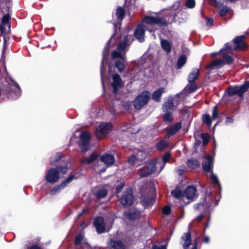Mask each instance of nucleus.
<instances>
[{
  "label": "nucleus",
  "mask_w": 249,
  "mask_h": 249,
  "mask_svg": "<svg viewBox=\"0 0 249 249\" xmlns=\"http://www.w3.org/2000/svg\"><path fill=\"white\" fill-rule=\"evenodd\" d=\"M167 24L163 18H157L155 17H144L142 23L136 29L134 35L136 38L141 42L144 40V32L146 30L151 32L155 29V26H163Z\"/></svg>",
  "instance_id": "1"
},
{
  "label": "nucleus",
  "mask_w": 249,
  "mask_h": 249,
  "mask_svg": "<svg viewBox=\"0 0 249 249\" xmlns=\"http://www.w3.org/2000/svg\"><path fill=\"white\" fill-rule=\"evenodd\" d=\"M232 49L229 45V43H226L224 47L221 49L218 53H211V56H213L217 53L221 55L222 58L216 59L213 60L211 64L208 65L206 68L212 70L214 69H219L222 67L225 64H231L233 62V59L229 54L231 53Z\"/></svg>",
  "instance_id": "2"
},
{
  "label": "nucleus",
  "mask_w": 249,
  "mask_h": 249,
  "mask_svg": "<svg viewBox=\"0 0 249 249\" xmlns=\"http://www.w3.org/2000/svg\"><path fill=\"white\" fill-rule=\"evenodd\" d=\"M132 37L131 36H127L124 38V42H121L118 46L117 50L114 51L112 53L113 59L118 58L119 59L115 62V66L119 72H122L127 65L125 59V48L129 45V42L131 40Z\"/></svg>",
  "instance_id": "3"
},
{
  "label": "nucleus",
  "mask_w": 249,
  "mask_h": 249,
  "mask_svg": "<svg viewBox=\"0 0 249 249\" xmlns=\"http://www.w3.org/2000/svg\"><path fill=\"white\" fill-rule=\"evenodd\" d=\"M116 41V34H114L110 38V40L108 41L107 43L106 46L105 47L103 51V58L101 62V76L102 82L103 87H104V75L105 74L106 72V68L104 66V63H107V57L109 54V47L110 46L111 44H114Z\"/></svg>",
  "instance_id": "4"
},
{
  "label": "nucleus",
  "mask_w": 249,
  "mask_h": 249,
  "mask_svg": "<svg viewBox=\"0 0 249 249\" xmlns=\"http://www.w3.org/2000/svg\"><path fill=\"white\" fill-rule=\"evenodd\" d=\"M157 159L146 162L144 165L140 169L139 174L141 177H145L151 174L157 172L159 168L156 165Z\"/></svg>",
  "instance_id": "5"
},
{
  "label": "nucleus",
  "mask_w": 249,
  "mask_h": 249,
  "mask_svg": "<svg viewBox=\"0 0 249 249\" xmlns=\"http://www.w3.org/2000/svg\"><path fill=\"white\" fill-rule=\"evenodd\" d=\"M112 125L110 123L103 122L97 127L96 135L98 139L106 137L112 130Z\"/></svg>",
  "instance_id": "6"
},
{
  "label": "nucleus",
  "mask_w": 249,
  "mask_h": 249,
  "mask_svg": "<svg viewBox=\"0 0 249 249\" xmlns=\"http://www.w3.org/2000/svg\"><path fill=\"white\" fill-rule=\"evenodd\" d=\"M249 88V81L240 86L230 87L227 89V93L229 96L237 95L241 97Z\"/></svg>",
  "instance_id": "7"
},
{
  "label": "nucleus",
  "mask_w": 249,
  "mask_h": 249,
  "mask_svg": "<svg viewBox=\"0 0 249 249\" xmlns=\"http://www.w3.org/2000/svg\"><path fill=\"white\" fill-rule=\"evenodd\" d=\"M149 99V92L145 91L138 96L133 102L134 106L136 109H140L146 105Z\"/></svg>",
  "instance_id": "8"
},
{
  "label": "nucleus",
  "mask_w": 249,
  "mask_h": 249,
  "mask_svg": "<svg viewBox=\"0 0 249 249\" xmlns=\"http://www.w3.org/2000/svg\"><path fill=\"white\" fill-rule=\"evenodd\" d=\"M60 168L56 167L51 169L46 176V179L47 182L53 184L58 181L59 179V172L58 170Z\"/></svg>",
  "instance_id": "9"
},
{
  "label": "nucleus",
  "mask_w": 249,
  "mask_h": 249,
  "mask_svg": "<svg viewBox=\"0 0 249 249\" xmlns=\"http://www.w3.org/2000/svg\"><path fill=\"white\" fill-rule=\"evenodd\" d=\"M133 201V196L132 190L128 188L124 192V194L120 198V202L123 205L127 206L131 205Z\"/></svg>",
  "instance_id": "10"
},
{
  "label": "nucleus",
  "mask_w": 249,
  "mask_h": 249,
  "mask_svg": "<svg viewBox=\"0 0 249 249\" xmlns=\"http://www.w3.org/2000/svg\"><path fill=\"white\" fill-rule=\"evenodd\" d=\"M80 147L84 152H86L89 148L90 133L88 132H83L80 134Z\"/></svg>",
  "instance_id": "11"
},
{
  "label": "nucleus",
  "mask_w": 249,
  "mask_h": 249,
  "mask_svg": "<svg viewBox=\"0 0 249 249\" xmlns=\"http://www.w3.org/2000/svg\"><path fill=\"white\" fill-rule=\"evenodd\" d=\"M147 153L143 150H139L136 154L132 155L128 159V162L132 165H135L137 161L143 160L147 156Z\"/></svg>",
  "instance_id": "12"
},
{
  "label": "nucleus",
  "mask_w": 249,
  "mask_h": 249,
  "mask_svg": "<svg viewBox=\"0 0 249 249\" xmlns=\"http://www.w3.org/2000/svg\"><path fill=\"white\" fill-rule=\"evenodd\" d=\"M94 225L96 229V231L99 233L105 232L109 230V229L106 227V224L102 217H98L95 218Z\"/></svg>",
  "instance_id": "13"
},
{
  "label": "nucleus",
  "mask_w": 249,
  "mask_h": 249,
  "mask_svg": "<svg viewBox=\"0 0 249 249\" xmlns=\"http://www.w3.org/2000/svg\"><path fill=\"white\" fill-rule=\"evenodd\" d=\"M202 167L204 171L211 172L213 168V158L209 155H206L202 162Z\"/></svg>",
  "instance_id": "14"
},
{
  "label": "nucleus",
  "mask_w": 249,
  "mask_h": 249,
  "mask_svg": "<svg viewBox=\"0 0 249 249\" xmlns=\"http://www.w3.org/2000/svg\"><path fill=\"white\" fill-rule=\"evenodd\" d=\"M196 189L193 186H188L182 194V197H185L187 199L192 200L196 197Z\"/></svg>",
  "instance_id": "15"
},
{
  "label": "nucleus",
  "mask_w": 249,
  "mask_h": 249,
  "mask_svg": "<svg viewBox=\"0 0 249 249\" xmlns=\"http://www.w3.org/2000/svg\"><path fill=\"white\" fill-rule=\"evenodd\" d=\"M244 36H241L236 37L233 39V42L235 44L234 47V50H244L246 48V43L243 40Z\"/></svg>",
  "instance_id": "16"
},
{
  "label": "nucleus",
  "mask_w": 249,
  "mask_h": 249,
  "mask_svg": "<svg viewBox=\"0 0 249 249\" xmlns=\"http://www.w3.org/2000/svg\"><path fill=\"white\" fill-rule=\"evenodd\" d=\"M170 157L171 154L169 152H166L162 156V160H157L156 165L159 168V170H158V173H160L164 168L166 163L169 161Z\"/></svg>",
  "instance_id": "17"
},
{
  "label": "nucleus",
  "mask_w": 249,
  "mask_h": 249,
  "mask_svg": "<svg viewBox=\"0 0 249 249\" xmlns=\"http://www.w3.org/2000/svg\"><path fill=\"white\" fill-rule=\"evenodd\" d=\"M194 208L196 210H204V212L203 213L200 214L198 216H197L195 220L197 222H200L203 218V217L206 215L209 214L208 220L210 219V213L208 211L206 208H205L204 204L203 203H198L194 206Z\"/></svg>",
  "instance_id": "18"
},
{
  "label": "nucleus",
  "mask_w": 249,
  "mask_h": 249,
  "mask_svg": "<svg viewBox=\"0 0 249 249\" xmlns=\"http://www.w3.org/2000/svg\"><path fill=\"white\" fill-rule=\"evenodd\" d=\"M155 199V196L153 195H142L141 197V202L145 207H147L152 205Z\"/></svg>",
  "instance_id": "19"
},
{
  "label": "nucleus",
  "mask_w": 249,
  "mask_h": 249,
  "mask_svg": "<svg viewBox=\"0 0 249 249\" xmlns=\"http://www.w3.org/2000/svg\"><path fill=\"white\" fill-rule=\"evenodd\" d=\"M10 17H3L1 20V24L0 25V31L2 34L8 33L10 30V25L9 23Z\"/></svg>",
  "instance_id": "20"
},
{
  "label": "nucleus",
  "mask_w": 249,
  "mask_h": 249,
  "mask_svg": "<svg viewBox=\"0 0 249 249\" xmlns=\"http://www.w3.org/2000/svg\"><path fill=\"white\" fill-rule=\"evenodd\" d=\"M113 82L112 84L113 88V92L116 93L118 89L123 86V81H122L120 76L118 74H115L113 75Z\"/></svg>",
  "instance_id": "21"
},
{
  "label": "nucleus",
  "mask_w": 249,
  "mask_h": 249,
  "mask_svg": "<svg viewBox=\"0 0 249 249\" xmlns=\"http://www.w3.org/2000/svg\"><path fill=\"white\" fill-rule=\"evenodd\" d=\"M180 243L184 249H188L191 244V235L190 232L184 233L182 235Z\"/></svg>",
  "instance_id": "22"
},
{
  "label": "nucleus",
  "mask_w": 249,
  "mask_h": 249,
  "mask_svg": "<svg viewBox=\"0 0 249 249\" xmlns=\"http://www.w3.org/2000/svg\"><path fill=\"white\" fill-rule=\"evenodd\" d=\"M140 212L136 209L131 210L124 213V216L125 218L130 220L136 219L139 217Z\"/></svg>",
  "instance_id": "23"
},
{
  "label": "nucleus",
  "mask_w": 249,
  "mask_h": 249,
  "mask_svg": "<svg viewBox=\"0 0 249 249\" xmlns=\"http://www.w3.org/2000/svg\"><path fill=\"white\" fill-rule=\"evenodd\" d=\"M215 6L218 8L220 16H225L227 14L231 16L233 14L231 8L226 5L222 7L220 6L219 3L217 2V5Z\"/></svg>",
  "instance_id": "24"
},
{
  "label": "nucleus",
  "mask_w": 249,
  "mask_h": 249,
  "mask_svg": "<svg viewBox=\"0 0 249 249\" xmlns=\"http://www.w3.org/2000/svg\"><path fill=\"white\" fill-rule=\"evenodd\" d=\"M101 160L107 166L112 165L114 162V157L111 154H105L101 157Z\"/></svg>",
  "instance_id": "25"
},
{
  "label": "nucleus",
  "mask_w": 249,
  "mask_h": 249,
  "mask_svg": "<svg viewBox=\"0 0 249 249\" xmlns=\"http://www.w3.org/2000/svg\"><path fill=\"white\" fill-rule=\"evenodd\" d=\"M111 249H124L125 245L120 240L111 239L109 243Z\"/></svg>",
  "instance_id": "26"
},
{
  "label": "nucleus",
  "mask_w": 249,
  "mask_h": 249,
  "mask_svg": "<svg viewBox=\"0 0 249 249\" xmlns=\"http://www.w3.org/2000/svg\"><path fill=\"white\" fill-rule=\"evenodd\" d=\"M172 44L171 42L166 39H160L161 48L167 53H171Z\"/></svg>",
  "instance_id": "27"
},
{
  "label": "nucleus",
  "mask_w": 249,
  "mask_h": 249,
  "mask_svg": "<svg viewBox=\"0 0 249 249\" xmlns=\"http://www.w3.org/2000/svg\"><path fill=\"white\" fill-rule=\"evenodd\" d=\"M199 74V70L197 68H195L192 70V71L189 74L188 80L190 83H193L196 81Z\"/></svg>",
  "instance_id": "28"
},
{
  "label": "nucleus",
  "mask_w": 249,
  "mask_h": 249,
  "mask_svg": "<svg viewBox=\"0 0 249 249\" xmlns=\"http://www.w3.org/2000/svg\"><path fill=\"white\" fill-rule=\"evenodd\" d=\"M136 1L137 0H125L124 8L126 12L127 10L135 9L136 8Z\"/></svg>",
  "instance_id": "29"
},
{
  "label": "nucleus",
  "mask_w": 249,
  "mask_h": 249,
  "mask_svg": "<svg viewBox=\"0 0 249 249\" xmlns=\"http://www.w3.org/2000/svg\"><path fill=\"white\" fill-rule=\"evenodd\" d=\"M98 156L97 155L93 153L88 158H83L81 159V162L82 163L91 164L95 161L98 159Z\"/></svg>",
  "instance_id": "30"
},
{
  "label": "nucleus",
  "mask_w": 249,
  "mask_h": 249,
  "mask_svg": "<svg viewBox=\"0 0 249 249\" xmlns=\"http://www.w3.org/2000/svg\"><path fill=\"white\" fill-rule=\"evenodd\" d=\"M164 92V88H160L158 89L155 91L152 95V99L156 102H159L160 100L161 95Z\"/></svg>",
  "instance_id": "31"
},
{
  "label": "nucleus",
  "mask_w": 249,
  "mask_h": 249,
  "mask_svg": "<svg viewBox=\"0 0 249 249\" xmlns=\"http://www.w3.org/2000/svg\"><path fill=\"white\" fill-rule=\"evenodd\" d=\"M181 124L180 123H176L172 125L169 129L168 136L170 137L176 133L181 128Z\"/></svg>",
  "instance_id": "32"
},
{
  "label": "nucleus",
  "mask_w": 249,
  "mask_h": 249,
  "mask_svg": "<svg viewBox=\"0 0 249 249\" xmlns=\"http://www.w3.org/2000/svg\"><path fill=\"white\" fill-rule=\"evenodd\" d=\"M107 194V190L105 187L99 188L95 193V195L98 198H105Z\"/></svg>",
  "instance_id": "33"
},
{
  "label": "nucleus",
  "mask_w": 249,
  "mask_h": 249,
  "mask_svg": "<svg viewBox=\"0 0 249 249\" xmlns=\"http://www.w3.org/2000/svg\"><path fill=\"white\" fill-rule=\"evenodd\" d=\"M175 109L174 105L170 99H168L165 101L162 105V110L164 112H166L170 110H174Z\"/></svg>",
  "instance_id": "34"
},
{
  "label": "nucleus",
  "mask_w": 249,
  "mask_h": 249,
  "mask_svg": "<svg viewBox=\"0 0 249 249\" xmlns=\"http://www.w3.org/2000/svg\"><path fill=\"white\" fill-rule=\"evenodd\" d=\"M187 164L190 168L196 169L199 166V162L196 159H191L188 160Z\"/></svg>",
  "instance_id": "35"
},
{
  "label": "nucleus",
  "mask_w": 249,
  "mask_h": 249,
  "mask_svg": "<svg viewBox=\"0 0 249 249\" xmlns=\"http://www.w3.org/2000/svg\"><path fill=\"white\" fill-rule=\"evenodd\" d=\"M78 177V176H76V175H70L66 180L61 183L62 186L64 188L66 187L74 179H77Z\"/></svg>",
  "instance_id": "36"
},
{
  "label": "nucleus",
  "mask_w": 249,
  "mask_h": 249,
  "mask_svg": "<svg viewBox=\"0 0 249 249\" xmlns=\"http://www.w3.org/2000/svg\"><path fill=\"white\" fill-rule=\"evenodd\" d=\"M78 177V176H76V175H70L66 180L61 183L62 186L64 188L66 187L74 179H77Z\"/></svg>",
  "instance_id": "37"
},
{
  "label": "nucleus",
  "mask_w": 249,
  "mask_h": 249,
  "mask_svg": "<svg viewBox=\"0 0 249 249\" xmlns=\"http://www.w3.org/2000/svg\"><path fill=\"white\" fill-rule=\"evenodd\" d=\"M174 105L175 109L180 104L181 98L179 94L176 95L174 97L170 99Z\"/></svg>",
  "instance_id": "38"
},
{
  "label": "nucleus",
  "mask_w": 249,
  "mask_h": 249,
  "mask_svg": "<svg viewBox=\"0 0 249 249\" xmlns=\"http://www.w3.org/2000/svg\"><path fill=\"white\" fill-rule=\"evenodd\" d=\"M64 187L62 186L61 184L59 185L54 186L50 191V194L52 196H55L59 194Z\"/></svg>",
  "instance_id": "39"
},
{
  "label": "nucleus",
  "mask_w": 249,
  "mask_h": 249,
  "mask_svg": "<svg viewBox=\"0 0 249 249\" xmlns=\"http://www.w3.org/2000/svg\"><path fill=\"white\" fill-rule=\"evenodd\" d=\"M186 56L184 55H181L178 60L177 67L178 69H180L186 62Z\"/></svg>",
  "instance_id": "40"
},
{
  "label": "nucleus",
  "mask_w": 249,
  "mask_h": 249,
  "mask_svg": "<svg viewBox=\"0 0 249 249\" xmlns=\"http://www.w3.org/2000/svg\"><path fill=\"white\" fill-rule=\"evenodd\" d=\"M168 145V142L166 140H162L157 143L156 148L160 150H162L166 148Z\"/></svg>",
  "instance_id": "41"
},
{
  "label": "nucleus",
  "mask_w": 249,
  "mask_h": 249,
  "mask_svg": "<svg viewBox=\"0 0 249 249\" xmlns=\"http://www.w3.org/2000/svg\"><path fill=\"white\" fill-rule=\"evenodd\" d=\"M202 120L203 122L208 125L209 127L212 124V119L209 114H204L202 116Z\"/></svg>",
  "instance_id": "42"
},
{
  "label": "nucleus",
  "mask_w": 249,
  "mask_h": 249,
  "mask_svg": "<svg viewBox=\"0 0 249 249\" xmlns=\"http://www.w3.org/2000/svg\"><path fill=\"white\" fill-rule=\"evenodd\" d=\"M163 119L165 122H171L173 120V116L168 111L164 115Z\"/></svg>",
  "instance_id": "43"
},
{
  "label": "nucleus",
  "mask_w": 249,
  "mask_h": 249,
  "mask_svg": "<svg viewBox=\"0 0 249 249\" xmlns=\"http://www.w3.org/2000/svg\"><path fill=\"white\" fill-rule=\"evenodd\" d=\"M219 118L217 107L215 106L213 109L212 118L213 120H217Z\"/></svg>",
  "instance_id": "44"
},
{
  "label": "nucleus",
  "mask_w": 249,
  "mask_h": 249,
  "mask_svg": "<svg viewBox=\"0 0 249 249\" xmlns=\"http://www.w3.org/2000/svg\"><path fill=\"white\" fill-rule=\"evenodd\" d=\"M171 194L175 197L177 198H179L181 197H182L181 192L179 189H177L172 191Z\"/></svg>",
  "instance_id": "45"
},
{
  "label": "nucleus",
  "mask_w": 249,
  "mask_h": 249,
  "mask_svg": "<svg viewBox=\"0 0 249 249\" xmlns=\"http://www.w3.org/2000/svg\"><path fill=\"white\" fill-rule=\"evenodd\" d=\"M84 235L82 233H80L76 235L75 239V244L76 245L80 244L83 241Z\"/></svg>",
  "instance_id": "46"
},
{
  "label": "nucleus",
  "mask_w": 249,
  "mask_h": 249,
  "mask_svg": "<svg viewBox=\"0 0 249 249\" xmlns=\"http://www.w3.org/2000/svg\"><path fill=\"white\" fill-rule=\"evenodd\" d=\"M185 5L187 8H193L195 6L196 2L195 0H187Z\"/></svg>",
  "instance_id": "47"
},
{
  "label": "nucleus",
  "mask_w": 249,
  "mask_h": 249,
  "mask_svg": "<svg viewBox=\"0 0 249 249\" xmlns=\"http://www.w3.org/2000/svg\"><path fill=\"white\" fill-rule=\"evenodd\" d=\"M211 179L215 185H220L218 179L216 175L213 174V173H212L211 176Z\"/></svg>",
  "instance_id": "48"
},
{
  "label": "nucleus",
  "mask_w": 249,
  "mask_h": 249,
  "mask_svg": "<svg viewBox=\"0 0 249 249\" xmlns=\"http://www.w3.org/2000/svg\"><path fill=\"white\" fill-rule=\"evenodd\" d=\"M117 17V22L116 23H113V25L114 26V28L116 29L117 27L120 28V25L121 22L122 21L124 17Z\"/></svg>",
  "instance_id": "49"
},
{
  "label": "nucleus",
  "mask_w": 249,
  "mask_h": 249,
  "mask_svg": "<svg viewBox=\"0 0 249 249\" xmlns=\"http://www.w3.org/2000/svg\"><path fill=\"white\" fill-rule=\"evenodd\" d=\"M125 9H123L121 7L117 8L116 12V16H124Z\"/></svg>",
  "instance_id": "50"
},
{
  "label": "nucleus",
  "mask_w": 249,
  "mask_h": 249,
  "mask_svg": "<svg viewBox=\"0 0 249 249\" xmlns=\"http://www.w3.org/2000/svg\"><path fill=\"white\" fill-rule=\"evenodd\" d=\"M201 138L203 140V144L205 145L209 142V136L208 135L206 134H201Z\"/></svg>",
  "instance_id": "51"
},
{
  "label": "nucleus",
  "mask_w": 249,
  "mask_h": 249,
  "mask_svg": "<svg viewBox=\"0 0 249 249\" xmlns=\"http://www.w3.org/2000/svg\"><path fill=\"white\" fill-rule=\"evenodd\" d=\"M124 186V183L123 182H120L118 183V185L116 186V193H119L120 192Z\"/></svg>",
  "instance_id": "52"
},
{
  "label": "nucleus",
  "mask_w": 249,
  "mask_h": 249,
  "mask_svg": "<svg viewBox=\"0 0 249 249\" xmlns=\"http://www.w3.org/2000/svg\"><path fill=\"white\" fill-rule=\"evenodd\" d=\"M206 24L208 26H211L213 24V19L212 18H209L208 17H206Z\"/></svg>",
  "instance_id": "53"
},
{
  "label": "nucleus",
  "mask_w": 249,
  "mask_h": 249,
  "mask_svg": "<svg viewBox=\"0 0 249 249\" xmlns=\"http://www.w3.org/2000/svg\"><path fill=\"white\" fill-rule=\"evenodd\" d=\"M171 209L169 206H165L162 209V213L165 215H168L170 213Z\"/></svg>",
  "instance_id": "54"
},
{
  "label": "nucleus",
  "mask_w": 249,
  "mask_h": 249,
  "mask_svg": "<svg viewBox=\"0 0 249 249\" xmlns=\"http://www.w3.org/2000/svg\"><path fill=\"white\" fill-rule=\"evenodd\" d=\"M188 88L190 92H193L196 89L197 86L196 84H192L188 85Z\"/></svg>",
  "instance_id": "55"
},
{
  "label": "nucleus",
  "mask_w": 249,
  "mask_h": 249,
  "mask_svg": "<svg viewBox=\"0 0 249 249\" xmlns=\"http://www.w3.org/2000/svg\"><path fill=\"white\" fill-rule=\"evenodd\" d=\"M57 167L60 168V169L58 170L59 173H60V172H61L63 174H65L67 173L68 172V168L67 166H65V167L58 166Z\"/></svg>",
  "instance_id": "56"
},
{
  "label": "nucleus",
  "mask_w": 249,
  "mask_h": 249,
  "mask_svg": "<svg viewBox=\"0 0 249 249\" xmlns=\"http://www.w3.org/2000/svg\"><path fill=\"white\" fill-rule=\"evenodd\" d=\"M152 249H166V245H161V246H153Z\"/></svg>",
  "instance_id": "57"
},
{
  "label": "nucleus",
  "mask_w": 249,
  "mask_h": 249,
  "mask_svg": "<svg viewBox=\"0 0 249 249\" xmlns=\"http://www.w3.org/2000/svg\"><path fill=\"white\" fill-rule=\"evenodd\" d=\"M233 119L231 117H227L226 120V123L231 124L233 123Z\"/></svg>",
  "instance_id": "58"
},
{
  "label": "nucleus",
  "mask_w": 249,
  "mask_h": 249,
  "mask_svg": "<svg viewBox=\"0 0 249 249\" xmlns=\"http://www.w3.org/2000/svg\"><path fill=\"white\" fill-rule=\"evenodd\" d=\"M210 4L213 6L217 5V1L216 0H209Z\"/></svg>",
  "instance_id": "59"
},
{
  "label": "nucleus",
  "mask_w": 249,
  "mask_h": 249,
  "mask_svg": "<svg viewBox=\"0 0 249 249\" xmlns=\"http://www.w3.org/2000/svg\"><path fill=\"white\" fill-rule=\"evenodd\" d=\"M30 249H41L38 246L33 245L30 248Z\"/></svg>",
  "instance_id": "60"
},
{
  "label": "nucleus",
  "mask_w": 249,
  "mask_h": 249,
  "mask_svg": "<svg viewBox=\"0 0 249 249\" xmlns=\"http://www.w3.org/2000/svg\"><path fill=\"white\" fill-rule=\"evenodd\" d=\"M203 241H204V242L206 243H208L209 241V237H208V236L204 237L203 238Z\"/></svg>",
  "instance_id": "61"
},
{
  "label": "nucleus",
  "mask_w": 249,
  "mask_h": 249,
  "mask_svg": "<svg viewBox=\"0 0 249 249\" xmlns=\"http://www.w3.org/2000/svg\"><path fill=\"white\" fill-rule=\"evenodd\" d=\"M94 170H95L96 172H104L105 171V169H104V170H102V169H99V170H98V169L97 168V167H96V166H94Z\"/></svg>",
  "instance_id": "62"
},
{
  "label": "nucleus",
  "mask_w": 249,
  "mask_h": 249,
  "mask_svg": "<svg viewBox=\"0 0 249 249\" xmlns=\"http://www.w3.org/2000/svg\"><path fill=\"white\" fill-rule=\"evenodd\" d=\"M177 172L179 175H181L184 172V169H178Z\"/></svg>",
  "instance_id": "63"
},
{
  "label": "nucleus",
  "mask_w": 249,
  "mask_h": 249,
  "mask_svg": "<svg viewBox=\"0 0 249 249\" xmlns=\"http://www.w3.org/2000/svg\"><path fill=\"white\" fill-rule=\"evenodd\" d=\"M87 211V209H84L82 211V212L80 213H79L78 215H77V217L79 218L83 214V213H84L85 212H86Z\"/></svg>",
  "instance_id": "64"
}]
</instances>
